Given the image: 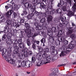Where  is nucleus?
Listing matches in <instances>:
<instances>
[{
    "mask_svg": "<svg viewBox=\"0 0 76 76\" xmlns=\"http://www.w3.org/2000/svg\"><path fill=\"white\" fill-rule=\"evenodd\" d=\"M38 16L39 17H37L35 18H34V20L35 22L34 23V25L36 27L35 33L34 34L33 36V37H35L36 36L38 35L39 34H41L42 36H43L45 38H46V33L45 32H44L42 31V28H40L39 26L42 25V24L40 22H39L38 19H40L39 18V15Z\"/></svg>",
    "mask_w": 76,
    "mask_h": 76,
    "instance_id": "obj_1",
    "label": "nucleus"
},
{
    "mask_svg": "<svg viewBox=\"0 0 76 76\" xmlns=\"http://www.w3.org/2000/svg\"><path fill=\"white\" fill-rule=\"evenodd\" d=\"M36 16H39V18L40 19V20L42 25L39 26V28L42 29V32H44V31H46V30L47 29V27L46 26L50 23V21L48 20L46 22V20L43 17V14L42 12H36Z\"/></svg>",
    "mask_w": 76,
    "mask_h": 76,
    "instance_id": "obj_2",
    "label": "nucleus"
},
{
    "mask_svg": "<svg viewBox=\"0 0 76 76\" xmlns=\"http://www.w3.org/2000/svg\"><path fill=\"white\" fill-rule=\"evenodd\" d=\"M20 48L23 49L21 51L23 53L24 55L22 53H19L18 54L17 56L19 57L20 59L23 60L24 58H25V57H27L28 56V49L27 48L23 46V44L20 45Z\"/></svg>",
    "mask_w": 76,
    "mask_h": 76,
    "instance_id": "obj_3",
    "label": "nucleus"
},
{
    "mask_svg": "<svg viewBox=\"0 0 76 76\" xmlns=\"http://www.w3.org/2000/svg\"><path fill=\"white\" fill-rule=\"evenodd\" d=\"M26 1V0H22L21 4L22 5L24 6V9H29L30 10H31L32 12H34V13L36 15V12H38L35 10V9L36 7L34 5L32 6V8H31V4L29 3L28 2H25Z\"/></svg>",
    "mask_w": 76,
    "mask_h": 76,
    "instance_id": "obj_4",
    "label": "nucleus"
},
{
    "mask_svg": "<svg viewBox=\"0 0 76 76\" xmlns=\"http://www.w3.org/2000/svg\"><path fill=\"white\" fill-rule=\"evenodd\" d=\"M71 42H74L73 44L70 43L69 45V47H68L66 48V50L64 51V52H61V53L60 54L59 56L60 57L62 56H66V54H69L70 52V51H71L72 50V49L74 48V47L76 45V41H72Z\"/></svg>",
    "mask_w": 76,
    "mask_h": 76,
    "instance_id": "obj_5",
    "label": "nucleus"
},
{
    "mask_svg": "<svg viewBox=\"0 0 76 76\" xmlns=\"http://www.w3.org/2000/svg\"><path fill=\"white\" fill-rule=\"evenodd\" d=\"M53 0H50L49 1V3H48V5L47 8V11L45 13H44V15H50V14H53L52 13V12H53V10H53Z\"/></svg>",
    "mask_w": 76,
    "mask_h": 76,
    "instance_id": "obj_6",
    "label": "nucleus"
},
{
    "mask_svg": "<svg viewBox=\"0 0 76 76\" xmlns=\"http://www.w3.org/2000/svg\"><path fill=\"white\" fill-rule=\"evenodd\" d=\"M15 21L16 22V20H15V19H13L11 20L8 19L5 22V25L6 26L5 27H6V26L8 27V29L7 30V31H8L9 33H11V29L9 28V26L11 25L12 23L14 25V22H15Z\"/></svg>",
    "mask_w": 76,
    "mask_h": 76,
    "instance_id": "obj_7",
    "label": "nucleus"
},
{
    "mask_svg": "<svg viewBox=\"0 0 76 76\" xmlns=\"http://www.w3.org/2000/svg\"><path fill=\"white\" fill-rule=\"evenodd\" d=\"M73 31H74V29H73V28H70L68 32L66 33V35L67 36V37H70V38H71L73 41L74 42L75 38V35L73 34H72L73 32Z\"/></svg>",
    "mask_w": 76,
    "mask_h": 76,
    "instance_id": "obj_8",
    "label": "nucleus"
},
{
    "mask_svg": "<svg viewBox=\"0 0 76 76\" xmlns=\"http://www.w3.org/2000/svg\"><path fill=\"white\" fill-rule=\"evenodd\" d=\"M50 50L51 52V54L53 56V60H57V57H56V56L57 54V52L58 51L57 50H55V47L53 46L51 47L50 48Z\"/></svg>",
    "mask_w": 76,
    "mask_h": 76,
    "instance_id": "obj_9",
    "label": "nucleus"
},
{
    "mask_svg": "<svg viewBox=\"0 0 76 76\" xmlns=\"http://www.w3.org/2000/svg\"><path fill=\"white\" fill-rule=\"evenodd\" d=\"M25 32L26 34H27V37L28 38H31V37L33 36V32H34L35 33V30L34 29V28L33 27L31 28V30H25Z\"/></svg>",
    "mask_w": 76,
    "mask_h": 76,
    "instance_id": "obj_10",
    "label": "nucleus"
},
{
    "mask_svg": "<svg viewBox=\"0 0 76 76\" xmlns=\"http://www.w3.org/2000/svg\"><path fill=\"white\" fill-rule=\"evenodd\" d=\"M54 22L55 25H57V28H58V30L60 29V28L58 27V25H59L62 28H64V27H65L64 22L61 23H60V21L58 22V20L56 18H55L54 19Z\"/></svg>",
    "mask_w": 76,
    "mask_h": 76,
    "instance_id": "obj_11",
    "label": "nucleus"
},
{
    "mask_svg": "<svg viewBox=\"0 0 76 76\" xmlns=\"http://www.w3.org/2000/svg\"><path fill=\"white\" fill-rule=\"evenodd\" d=\"M22 39H19V37H17L16 38V39L15 41V42L13 44V45H17V44H19V47L20 48V45H21V44H23V46L24 47H26L24 45V44L23 43H22Z\"/></svg>",
    "mask_w": 76,
    "mask_h": 76,
    "instance_id": "obj_12",
    "label": "nucleus"
},
{
    "mask_svg": "<svg viewBox=\"0 0 76 76\" xmlns=\"http://www.w3.org/2000/svg\"><path fill=\"white\" fill-rule=\"evenodd\" d=\"M50 70L53 73H51L50 74V76H58V75L56 74V73H58V69L51 68L50 69Z\"/></svg>",
    "mask_w": 76,
    "mask_h": 76,
    "instance_id": "obj_13",
    "label": "nucleus"
},
{
    "mask_svg": "<svg viewBox=\"0 0 76 76\" xmlns=\"http://www.w3.org/2000/svg\"><path fill=\"white\" fill-rule=\"evenodd\" d=\"M14 50L13 51V56H15V54H18L19 53V48L16 45H13Z\"/></svg>",
    "mask_w": 76,
    "mask_h": 76,
    "instance_id": "obj_14",
    "label": "nucleus"
},
{
    "mask_svg": "<svg viewBox=\"0 0 76 76\" xmlns=\"http://www.w3.org/2000/svg\"><path fill=\"white\" fill-rule=\"evenodd\" d=\"M2 56L4 58V59H5L7 61H8V62H9V60L12 58L10 57L11 55L10 53H9L8 55V54L7 56H5V53H4L3 55H2Z\"/></svg>",
    "mask_w": 76,
    "mask_h": 76,
    "instance_id": "obj_15",
    "label": "nucleus"
},
{
    "mask_svg": "<svg viewBox=\"0 0 76 76\" xmlns=\"http://www.w3.org/2000/svg\"><path fill=\"white\" fill-rule=\"evenodd\" d=\"M64 33V31L63 30H60L56 34V37L57 38H58V39H60L61 40V37H64V36L62 35V34ZM61 35H62L61 36Z\"/></svg>",
    "mask_w": 76,
    "mask_h": 76,
    "instance_id": "obj_16",
    "label": "nucleus"
},
{
    "mask_svg": "<svg viewBox=\"0 0 76 76\" xmlns=\"http://www.w3.org/2000/svg\"><path fill=\"white\" fill-rule=\"evenodd\" d=\"M43 14V18L44 17H45V18H46L48 19V20L49 21H51L52 20V19H53V17L52 16H51V15H53V14H50L49 15H44V13H42Z\"/></svg>",
    "mask_w": 76,
    "mask_h": 76,
    "instance_id": "obj_17",
    "label": "nucleus"
},
{
    "mask_svg": "<svg viewBox=\"0 0 76 76\" xmlns=\"http://www.w3.org/2000/svg\"><path fill=\"white\" fill-rule=\"evenodd\" d=\"M55 13L58 14H60V15H61L62 14V11L61 9L59 8H58L56 10L54 9L53 11V12L52 13V14H54V13Z\"/></svg>",
    "mask_w": 76,
    "mask_h": 76,
    "instance_id": "obj_18",
    "label": "nucleus"
},
{
    "mask_svg": "<svg viewBox=\"0 0 76 76\" xmlns=\"http://www.w3.org/2000/svg\"><path fill=\"white\" fill-rule=\"evenodd\" d=\"M61 42H63L65 45H66L68 44V41L66 40L65 37L64 36L61 37Z\"/></svg>",
    "mask_w": 76,
    "mask_h": 76,
    "instance_id": "obj_19",
    "label": "nucleus"
},
{
    "mask_svg": "<svg viewBox=\"0 0 76 76\" xmlns=\"http://www.w3.org/2000/svg\"><path fill=\"white\" fill-rule=\"evenodd\" d=\"M10 33L9 32H8L7 34H3L2 36V40H6V38H11V37L10 36H8L9 35V34Z\"/></svg>",
    "mask_w": 76,
    "mask_h": 76,
    "instance_id": "obj_20",
    "label": "nucleus"
},
{
    "mask_svg": "<svg viewBox=\"0 0 76 76\" xmlns=\"http://www.w3.org/2000/svg\"><path fill=\"white\" fill-rule=\"evenodd\" d=\"M21 65L22 67L26 66L27 67H29L30 66V64L28 63V64H26V62L25 61H23L21 64Z\"/></svg>",
    "mask_w": 76,
    "mask_h": 76,
    "instance_id": "obj_21",
    "label": "nucleus"
},
{
    "mask_svg": "<svg viewBox=\"0 0 76 76\" xmlns=\"http://www.w3.org/2000/svg\"><path fill=\"white\" fill-rule=\"evenodd\" d=\"M48 39L50 43H53L56 41V37H52L51 36H49Z\"/></svg>",
    "mask_w": 76,
    "mask_h": 76,
    "instance_id": "obj_22",
    "label": "nucleus"
},
{
    "mask_svg": "<svg viewBox=\"0 0 76 76\" xmlns=\"http://www.w3.org/2000/svg\"><path fill=\"white\" fill-rule=\"evenodd\" d=\"M8 29V27H4V29L3 31H0V34H1V33H4V34H7L9 31H7Z\"/></svg>",
    "mask_w": 76,
    "mask_h": 76,
    "instance_id": "obj_23",
    "label": "nucleus"
},
{
    "mask_svg": "<svg viewBox=\"0 0 76 76\" xmlns=\"http://www.w3.org/2000/svg\"><path fill=\"white\" fill-rule=\"evenodd\" d=\"M24 6L22 5V8H23V13L25 15H27L28 14V12H27V11H28L29 10V9L28 8H24Z\"/></svg>",
    "mask_w": 76,
    "mask_h": 76,
    "instance_id": "obj_24",
    "label": "nucleus"
},
{
    "mask_svg": "<svg viewBox=\"0 0 76 76\" xmlns=\"http://www.w3.org/2000/svg\"><path fill=\"white\" fill-rule=\"evenodd\" d=\"M13 11L12 10H10V11H8L6 13V15L7 18H10V17L11 16V15L13 13Z\"/></svg>",
    "mask_w": 76,
    "mask_h": 76,
    "instance_id": "obj_25",
    "label": "nucleus"
},
{
    "mask_svg": "<svg viewBox=\"0 0 76 76\" xmlns=\"http://www.w3.org/2000/svg\"><path fill=\"white\" fill-rule=\"evenodd\" d=\"M56 40L55 44L56 45H59L60 44V39H58V38H57V37H56L55 38Z\"/></svg>",
    "mask_w": 76,
    "mask_h": 76,
    "instance_id": "obj_26",
    "label": "nucleus"
},
{
    "mask_svg": "<svg viewBox=\"0 0 76 76\" xmlns=\"http://www.w3.org/2000/svg\"><path fill=\"white\" fill-rule=\"evenodd\" d=\"M33 16H34V13L32 12V13H30L27 16V18L28 19H32V18Z\"/></svg>",
    "mask_w": 76,
    "mask_h": 76,
    "instance_id": "obj_27",
    "label": "nucleus"
},
{
    "mask_svg": "<svg viewBox=\"0 0 76 76\" xmlns=\"http://www.w3.org/2000/svg\"><path fill=\"white\" fill-rule=\"evenodd\" d=\"M6 42L7 44L9 45H11L12 43V41L10 38H8V39H6Z\"/></svg>",
    "mask_w": 76,
    "mask_h": 76,
    "instance_id": "obj_28",
    "label": "nucleus"
},
{
    "mask_svg": "<svg viewBox=\"0 0 76 76\" xmlns=\"http://www.w3.org/2000/svg\"><path fill=\"white\" fill-rule=\"evenodd\" d=\"M47 30L49 33L48 34V35L49 36H52L53 35V33H52V31H51V28H48Z\"/></svg>",
    "mask_w": 76,
    "mask_h": 76,
    "instance_id": "obj_29",
    "label": "nucleus"
},
{
    "mask_svg": "<svg viewBox=\"0 0 76 76\" xmlns=\"http://www.w3.org/2000/svg\"><path fill=\"white\" fill-rule=\"evenodd\" d=\"M6 20V18L4 16H2L0 18V23H3Z\"/></svg>",
    "mask_w": 76,
    "mask_h": 76,
    "instance_id": "obj_30",
    "label": "nucleus"
},
{
    "mask_svg": "<svg viewBox=\"0 0 76 76\" xmlns=\"http://www.w3.org/2000/svg\"><path fill=\"white\" fill-rule=\"evenodd\" d=\"M66 45H64L61 47V50L62 51H64V52L62 51V52H63L64 53V51H66V49L67 48H66Z\"/></svg>",
    "mask_w": 76,
    "mask_h": 76,
    "instance_id": "obj_31",
    "label": "nucleus"
},
{
    "mask_svg": "<svg viewBox=\"0 0 76 76\" xmlns=\"http://www.w3.org/2000/svg\"><path fill=\"white\" fill-rule=\"evenodd\" d=\"M25 27L26 28V29L25 30H31V27L29 24L28 23H25Z\"/></svg>",
    "mask_w": 76,
    "mask_h": 76,
    "instance_id": "obj_32",
    "label": "nucleus"
},
{
    "mask_svg": "<svg viewBox=\"0 0 76 76\" xmlns=\"http://www.w3.org/2000/svg\"><path fill=\"white\" fill-rule=\"evenodd\" d=\"M40 7L42 9H45V8L46 7V5H45V4H44V3L42 2L40 3Z\"/></svg>",
    "mask_w": 76,
    "mask_h": 76,
    "instance_id": "obj_33",
    "label": "nucleus"
},
{
    "mask_svg": "<svg viewBox=\"0 0 76 76\" xmlns=\"http://www.w3.org/2000/svg\"><path fill=\"white\" fill-rule=\"evenodd\" d=\"M15 22H14V23H15L16 25H15V26L16 28H18V27H19L20 25H21V23H20V21L19 22V21H18V22L17 23V24H16V20L15 22Z\"/></svg>",
    "mask_w": 76,
    "mask_h": 76,
    "instance_id": "obj_34",
    "label": "nucleus"
},
{
    "mask_svg": "<svg viewBox=\"0 0 76 76\" xmlns=\"http://www.w3.org/2000/svg\"><path fill=\"white\" fill-rule=\"evenodd\" d=\"M60 3L62 6H67V3L66 2H64L63 0L60 1Z\"/></svg>",
    "mask_w": 76,
    "mask_h": 76,
    "instance_id": "obj_35",
    "label": "nucleus"
},
{
    "mask_svg": "<svg viewBox=\"0 0 76 76\" xmlns=\"http://www.w3.org/2000/svg\"><path fill=\"white\" fill-rule=\"evenodd\" d=\"M32 3L33 4H34V5H37L38 4H39V2L37 0H33L32 2Z\"/></svg>",
    "mask_w": 76,
    "mask_h": 76,
    "instance_id": "obj_36",
    "label": "nucleus"
},
{
    "mask_svg": "<svg viewBox=\"0 0 76 76\" xmlns=\"http://www.w3.org/2000/svg\"><path fill=\"white\" fill-rule=\"evenodd\" d=\"M51 60V58H50V56H47L46 58V63H50V60Z\"/></svg>",
    "mask_w": 76,
    "mask_h": 76,
    "instance_id": "obj_37",
    "label": "nucleus"
},
{
    "mask_svg": "<svg viewBox=\"0 0 76 76\" xmlns=\"http://www.w3.org/2000/svg\"><path fill=\"white\" fill-rule=\"evenodd\" d=\"M8 62L12 64H15V60L11 58V59H10V60H9Z\"/></svg>",
    "mask_w": 76,
    "mask_h": 76,
    "instance_id": "obj_38",
    "label": "nucleus"
},
{
    "mask_svg": "<svg viewBox=\"0 0 76 76\" xmlns=\"http://www.w3.org/2000/svg\"><path fill=\"white\" fill-rule=\"evenodd\" d=\"M37 57L39 60H41V59L42 58V57H41V54L40 53H38L37 56Z\"/></svg>",
    "mask_w": 76,
    "mask_h": 76,
    "instance_id": "obj_39",
    "label": "nucleus"
},
{
    "mask_svg": "<svg viewBox=\"0 0 76 76\" xmlns=\"http://www.w3.org/2000/svg\"><path fill=\"white\" fill-rule=\"evenodd\" d=\"M40 63L42 64H46V63H47L46 61H45V59H43L41 61H40Z\"/></svg>",
    "mask_w": 76,
    "mask_h": 76,
    "instance_id": "obj_40",
    "label": "nucleus"
},
{
    "mask_svg": "<svg viewBox=\"0 0 76 76\" xmlns=\"http://www.w3.org/2000/svg\"><path fill=\"white\" fill-rule=\"evenodd\" d=\"M61 20L62 22H64L65 20H66V17L65 16H64L63 17L61 18Z\"/></svg>",
    "mask_w": 76,
    "mask_h": 76,
    "instance_id": "obj_41",
    "label": "nucleus"
},
{
    "mask_svg": "<svg viewBox=\"0 0 76 76\" xmlns=\"http://www.w3.org/2000/svg\"><path fill=\"white\" fill-rule=\"evenodd\" d=\"M2 47L0 46V51L2 52V55L4 54V48H2Z\"/></svg>",
    "mask_w": 76,
    "mask_h": 76,
    "instance_id": "obj_42",
    "label": "nucleus"
},
{
    "mask_svg": "<svg viewBox=\"0 0 76 76\" xmlns=\"http://www.w3.org/2000/svg\"><path fill=\"white\" fill-rule=\"evenodd\" d=\"M52 30L53 32H57L56 27H53L52 28Z\"/></svg>",
    "mask_w": 76,
    "mask_h": 76,
    "instance_id": "obj_43",
    "label": "nucleus"
},
{
    "mask_svg": "<svg viewBox=\"0 0 76 76\" xmlns=\"http://www.w3.org/2000/svg\"><path fill=\"white\" fill-rule=\"evenodd\" d=\"M28 56H33V52L31 51H29V49H28Z\"/></svg>",
    "mask_w": 76,
    "mask_h": 76,
    "instance_id": "obj_44",
    "label": "nucleus"
},
{
    "mask_svg": "<svg viewBox=\"0 0 76 76\" xmlns=\"http://www.w3.org/2000/svg\"><path fill=\"white\" fill-rule=\"evenodd\" d=\"M26 43L28 46H30L31 45V42H30V40L28 39L26 41Z\"/></svg>",
    "mask_w": 76,
    "mask_h": 76,
    "instance_id": "obj_45",
    "label": "nucleus"
},
{
    "mask_svg": "<svg viewBox=\"0 0 76 76\" xmlns=\"http://www.w3.org/2000/svg\"><path fill=\"white\" fill-rule=\"evenodd\" d=\"M47 57V54L45 53H44L42 54V57L43 59H45L46 57Z\"/></svg>",
    "mask_w": 76,
    "mask_h": 76,
    "instance_id": "obj_46",
    "label": "nucleus"
},
{
    "mask_svg": "<svg viewBox=\"0 0 76 76\" xmlns=\"http://www.w3.org/2000/svg\"><path fill=\"white\" fill-rule=\"evenodd\" d=\"M42 65V64L40 62V61L38 62V63H37L36 66L37 67H40Z\"/></svg>",
    "mask_w": 76,
    "mask_h": 76,
    "instance_id": "obj_47",
    "label": "nucleus"
},
{
    "mask_svg": "<svg viewBox=\"0 0 76 76\" xmlns=\"http://www.w3.org/2000/svg\"><path fill=\"white\" fill-rule=\"evenodd\" d=\"M40 41L42 43H45L46 42L45 38L44 37L41 39Z\"/></svg>",
    "mask_w": 76,
    "mask_h": 76,
    "instance_id": "obj_48",
    "label": "nucleus"
},
{
    "mask_svg": "<svg viewBox=\"0 0 76 76\" xmlns=\"http://www.w3.org/2000/svg\"><path fill=\"white\" fill-rule=\"evenodd\" d=\"M44 53H47L49 52V48H45L44 49Z\"/></svg>",
    "mask_w": 76,
    "mask_h": 76,
    "instance_id": "obj_49",
    "label": "nucleus"
},
{
    "mask_svg": "<svg viewBox=\"0 0 76 76\" xmlns=\"http://www.w3.org/2000/svg\"><path fill=\"white\" fill-rule=\"evenodd\" d=\"M25 18H21L20 20V23H24L25 22Z\"/></svg>",
    "mask_w": 76,
    "mask_h": 76,
    "instance_id": "obj_50",
    "label": "nucleus"
},
{
    "mask_svg": "<svg viewBox=\"0 0 76 76\" xmlns=\"http://www.w3.org/2000/svg\"><path fill=\"white\" fill-rule=\"evenodd\" d=\"M38 51L39 52H40V53H42V51H43V49L40 47H38Z\"/></svg>",
    "mask_w": 76,
    "mask_h": 76,
    "instance_id": "obj_51",
    "label": "nucleus"
},
{
    "mask_svg": "<svg viewBox=\"0 0 76 76\" xmlns=\"http://www.w3.org/2000/svg\"><path fill=\"white\" fill-rule=\"evenodd\" d=\"M35 58L34 56H32L31 58V62L32 63H35Z\"/></svg>",
    "mask_w": 76,
    "mask_h": 76,
    "instance_id": "obj_52",
    "label": "nucleus"
},
{
    "mask_svg": "<svg viewBox=\"0 0 76 76\" xmlns=\"http://www.w3.org/2000/svg\"><path fill=\"white\" fill-rule=\"evenodd\" d=\"M17 16V14L14 12L13 13V15H12V17L13 18H16Z\"/></svg>",
    "mask_w": 76,
    "mask_h": 76,
    "instance_id": "obj_53",
    "label": "nucleus"
},
{
    "mask_svg": "<svg viewBox=\"0 0 76 76\" xmlns=\"http://www.w3.org/2000/svg\"><path fill=\"white\" fill-rule=\"evenodd\" d=\"M21 35H20V38H23V35H24V31H21L20 32Z\"/></svg>",
    "mask_w": 76,
    "mask_h": 76,
    "instance_id": "obj_54",
    "label": "nucleus"
},
{
    "mask_svg": "<svg viewBox=\"0 0 76 76\" xmlns=\"http://www.w3.org/2000/svg\"><path fill=\"white\" fill-rule=\"evenodd\" d=\"M31 42L32 44H35L36 42V40L34 39H31Z\"/></svg>",
    "mask_w": 76,
    "mask_h": 76,
    "instance_id": "obj_55",
    "label": "nucleus"
},
{
    "mask_svg": "<svg viewBox=\"0 0 76 76\" xmlns=\"http://www.w3.org/2000/svg\"><path fill=\"white\" fill-rule=\"evenodd\" d=\"M68 23H69V22H68V21H65V22H64V24L65 27H66V26H67V24H68Z\"/></svg>",
    "mask_w": 76,
    "mask_h": 76,
    "instance_id": "obj_56",
    "label": "nucleus"
},
{
    "mask_svg": "<svg viewBox=\"0 0 76 76\" xmlns=\"http://www.w3.org/2000/svg\"><path fill=\"white\" fill-rule=\"evenodd\" d=\"M66 1L69 4L70 6H72V5H71V2H72L71 0H66Z\"/></svg>",
    "mask_w": 76,
    "mask_h": 76,
    "instance_id": "obj_57",
    "label": "nucleus"
},
{
    "mask_svg": "<svg viewBox=\"0 0 76 76\" xmlns=\"http://www.w3.org/2000/svg\"><path fill=\"white\" fill-rule=\"evenodd\" d=\"M32 48H34V50H35L36 49V45H35V44L33 43L32 45Z\"/></svg>",
    "mask_w": 76,
    "mask_h": 76,
    "instance_id": "obj_58",
    "label": "nucleus"
},
{
    "mask_svg": "<svg viewBox=\"0 0 76 76\" xmlns=\"http://www.w3.org/2000/svg\"><path fill=\"white\" fill-rule=\"evenodd\" d=\"M15 6L16 7L17 9H19L20 7V5H15Z\"/></svg>",
    "mask_w": 76,
    "mask_h": 76,
    "instance_id": "obj_59",
    "label": "nucleus"
},
{
    "mask_svg": "<svg viewBox=\"0 0 76 76\" xmlns=\"http://www.w3.org/2000/svg\"><path fill=\"white\" fill-rule=\"evenodd\" d=\"M57 7H61L62 6V5H61L60 3H59L57 5Z\"/></svg>",
    "mask_w": 76,
    "mask_h": 76,
    "instance_id": "obj_60",
    "label": "nucleus"
},
{
    "mask_svg": "<svg viewBox=\"0 0 76 76\" xmlns=\"http://www.w3.org/2000/svg\"><path fill=\"white\" fill-rule=\"evenodd\" d=\"M17 9V8H16V6H15H15L14 7H12V9L13 10H15V9Z\"/></svg>",
    "mask_w": 76,
    "mask_h": 76,
    "instance_id": "obj_61",
    "label": "nucleus"
},
{
    "mask_svg": "<svg viewBox=\"0 0 76 76\" xmlns=\"http://www.w3.org/2000/svg\"><path fill=\"white\" fill-rule=\"evenodd\" d=\"M66 66V64H61L58 65V67H60V66Z\"/></svg>",
    "mask_w": 76,
    "mask_h": 76,
    "instance_id": "obj_62",
    "label": "nucleus"
},
{
    "mask_svg": "<svg viewBox=\"0 0 76 76\" xmlns=\"http://www.w3.org/2000/svg\"><path fill=\"white\" fill-rule=\"evenodd\" d=\"M11 35L13 36H15V33H14V32H12Z\"/></svg>",
    "mask_w": 76,
    "mask_h": 76,
    "instance_id": "obj_63",
    "label": "nucleus"
},
{
    "mask_svg": "<svg viewBox=\"0 0 76 76\" xmlns=\"http://www.w3.org/2000/svg\"><path fill=\"white\" fill-rule=\"evenodd\" d=\"M36 42L37 45H38L39 44V41H36Z\"/></svg>",
    "mask_w": 76,
    "mask_h": 76,
    "instance_id": "obj_64",
    "label": "nucleus"
}]
</instances>
